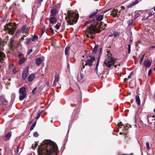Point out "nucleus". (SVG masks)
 <instances>
[{"label":"nucleus","mask_w":155,"mask_h":155,"mask_svg":"<svg viewBox=\"0 0 155 155\" xmlns=\"http://www.w3.org/2000/svg\"><path fill=\"white\" fill-rule=\"evenodd\" d=\"M10 84V83L9 82H7V83L6 84V85H9Z\"/></svg>","instance_id":"e2e57ef3"},{"label":"nucleus","mask_w":155,"mask_h":155,"mask_svg":"<svg viewBox=\"0 0 155 155\" xmlns=\"http://www.w3.org/2000/svg\"><path fill=\"white\" fill-rule=\"evenodd\" d=\"M33 136L35 137H37L38 136V133L37 132H34L33 133Z\"/></svg>","instance_id":"a19ab883"},{"label":"nucleus","mask_w":155,"mask_h":155,"mask_svg":"<svg viewBox=\"0 0 155 155\" xmlns=\"http://www.w3.org/2000/svg\"><path fill=\"white\" fill-rule=\"evenodd\" d=\"M135 100L137 104L139 105H140V101L139 96H135Z\"/></svg>","instance_id":"412c9836"},{"label":"nucleus","mask_w":155,"mask_h":155,"mask_svg":"<svg viewBox=\"0 0 155 155\" xmlns=\"http://www.w3.org/2000/svg\"><path fill=\"white\" fill-rule=\"evenodd\" d=\"M139 2V1L138 0H135L134 2H132L131 3L127 5V8H131L137 4Z\"/></svg>","instance_id":"ddd939ff"},{"label":"nucleus","mask_w":155,"mask_h":155,"mask_svg":"<svg viewBox=\"0 0 155 155\" xmlns=\"http://www.w3.org/2000/svg\"><path fill=\"white\" fill-rule=\"evenodd\" d=\"M29 67H26L24 70L22 75V77L23 80H25L28 75V74L29 73Z\"/></svg>","instance_id":"1a4fd4ad"},{"label":"nucleus","mask_w":155,"mask_h":155,"mask_svg":"<svg viewBox=\"0 0 155 155\" xmlns=\"http://www.w3.org/2000/svg\"><path fill=\"white\" fill-rule=\"evenodd\" d=\"M139 43V42H136V43H135V46H136V47H137L138 46V43Z\"/></svg>","instance_id":"5fc2aeb1"},{"label":"nucleus","mask_w":155,"mask_h":155,"mask_svg":"<svg viewBox=\"0 0 155 155\" xmlns=\"http://www.w3.org/2000/svg\"><path fill=\"white\" fill-rule=\"evenodd\" d=\"M42 60L41 58H38L36 60V65H39L41 63Z\"/></svg>","instance_id":"5701e85b"},{"label":"nucleus","mask_w":155,"mask_h":155,"mask_svg":"<svg viewBox=\"0 0 155 155\" xmlns=\"http://www.w3.org/2000/svg\"><path fill=\"white\" fill-rule=\"evenodd\" d=\"M38 38V36L37 35H34L33 38L32 39V41H35V40H36Z\"/></svg>","instance_id":"7c9ffc66"},{"label":"nucleus","mask_w":155,"mask_h":155,"mask_svg":"<svg viewBox=\"0 0 155 155\" xmlns=\"http://www.w3.org/2000/svg\"><path fill=\"white\" fill-rule=\"evenodd\" d=\"M56 13V10L55 9H52L51 10V14L53 15H54Z\"/></svg>","instance_id":"2f4dec72"},{"label":"nucleus","mask_w":155,"mask_h":155,"mask_svg":"<svg viewBox=\"0 0 155 155\" xmlns=\"http://www.w3.org/2000/svg\"><path fill=\"white\" fill-rule=\"evenodd\" d=\"M151 65V62L148 60H145L144 62V66L146 68H149Z\"/></svg>","instance_id":"4468645a"},{"label":"nucleus","mask_w":155,"mask_h":155,"mask_svg":"<svg viewBox=\"0 0 155 155\" xmlns=\"http://www.w3.org/2000/svg\"><path fill=\"white\" fill-rule=\"evenodd\" d=\"M107 52V57L104 61L103 65L104 66H106L108 68H110L114 65L116 59L112 57V55L110 53L109 51H108Z\"/></svg>","instance_id":"20e7f679"},{"label":"nucleus","mask_w":155,"mask_h":155,"mask_svg":"<svg viewBox=\"0 0 155 155\" xmlns=\"http://www.w3.org/2000/svg\"><path fill=\"white\" fill-rule=\"evenodd\" d=\"M128 53L129 54L130 53L131 51V45H128Z\"/></svg>","instance_id":"f704fd0d"},{"label":"nucleus","mask_w":155,"mask_h":155,"mask_svg":"<svg viewBox=\"0 0 155 155\" xmlns=\"http://www.w3.org/2000/svg\"><path fill=\"white\" fill-rule=\"evenodd\" d=\"M38 3H40L43 1V0H38Z\"/></svg>","instance_id":"052dcab7"},{"label":"nucleus","mask_w":155,"mask_h":155,"mask_svg":"<svg viewBox=\"0 0 155 155\" xmlns=\"http://www.w3.org/2000/svg\"><path fill=\"white\" fill-rule=\"evenodd\" d=\"M24 40V38L23 37H21L20 39V41H23Z\"/></svg>","instance_id":"13d9d810"},{"label":"nucleus","mask_w":155,"mask_h":155,"mask_svg":"<svg viewBox=\"0 0 155 155\" xmlns=\"http://www.w3.org/2000/svg\"><path fill=\"white\" fill-rule=\"evenodd\" d=\"M153 9H154V11H155V6L153 8Z\"/></svg>","instance_id":"774afa93"},{"label":"nucleus","mask_w":155,"mask_h":155,"mask_svg":"<svg viewBox=\"0 0 155 155\" xmlns=\"http://www.w3.org/2000/svg\"><path fill=\"white\" fill-rule=\"evenodd\" d=\"M123 124L121 122H120L118 124V128H121L123 126Z\"/></svg>","instance_id":"e433bc0d"},{"label":"nucleus","mask_w":155,"mask_h":155,"mask_svg":"<svg viewBox=\"0 0 155 155\" xmlns=\"http://www.w3.org/2000/svg\"><path fill=\"white\" fill-rule=\"evenodd\" d=\"M146 147L147 150H149L150 149L149 146V142H147L146 143Z\"/></svg>","instance_id":"72a5a7b5"},{"label":"nucleus","mask_w":155,"mask_h":155,"mask_svg":"<svg viewBox=\"0 0 155 155\" xmlns=\"http://www.w3.org/2000/svg\"><path fill=\"white\" fill-rule=\"evenodd\" d=\"M144 56H145V54H143V55H142V58H143V59L144 58Z\"/></svg>","instance_id":"0e129e2a"},{"label":"nucleus","mask_w":155,"mask_h":155,"mask_svg":"<svg viewBox=\"0 0 155 155\" xmlns=\"http://www.w3.org/2000/svg\"><path fill=\"white\" fill-rule=\"evenodd\" d=\"M84 76L85 74L81 72L79 74H78V75L77 78L78 81L80 82L81 81Z\"/></svg>","instance_id":"f8f14e48"},{"label":"nucleus","mask_w":155,"mask_h":155,"mask_svg":"<svg viewBox=\"0 0 155 155\" xmlns=\"http://www.w3.org/2000/svg\"><path fill=\"white\" fill-rule=\"evenodd\" d=\"M70 49V47H67L65 49V54L67 55L68 54V51Z\"/></svg>","instance_id":"393cba45"},{"label":"nucleus","mask_w":155,"mask_h":155,"mask_svg":"<svg viewBox=\"0 0 155 155\" xmlns=\"http://www.w3.org/2000/svg\"><path fill=\"white\" fill-rule=\"evenodd\" d=\"M32 49H30V50H29V52L28 53V55L30 54V53L32 52Z\"/></svg>","instance_id":"3c124183"},{"label":"nucleus","mask_w":155,"mask_h":155,"mask_svg":"<svg viewBox=\"0 0 155 155\" xmlns=\"http://www.w3.org/2000/svg\"><path fill=\"white\" fill-rule=\"evenodd\" d=\"M132 75V73H131L130 74L128 77V78H131V76Z\"/></svg>","instance_id":"603ef678"},{"label":"nucleus","mask_w":155,"mask_h":155,"mask_svg":"<svg viewBox=\"0 0 155 155\" xmlns=\"http://www.w3.org/2000/svg\"><path fill=\"white\" fill-rule=\"evenodd\" d=\"M79 17L78 15L71 11H68L65 19L67 23L70 25L77 22Z\"/></svg>","instance_id":"7ed1b4c3"},{"label":"nucleus","mask_w":155,"mask_h":155,"mask_svg":"<svg viewBox=\"0 0 155 155\" xmlns=\"http://www.w3.org/2000/svg\"><path fill=\"white\" fill-rule=\"evenodd\" d=\"M98 47V45H96L92 51V53L93 54H94L96 53L97 51V48Z\"/></svg>","instance_id":"b1692460"},{"label":"nucleus","mask_w":155,"mask_h":155,"mask_svg":"<svg viewBox=\"0 0 155 155\" xmlns=\"http://www.w3.org/2000/svg\"><path fill=\"white\" fill-rule=\"evenodd\" d=\"M12 136V132H10L4 135L3 137V140L5 141L9 140Z\"/></svg>","instance_id":"9b49d317"},{"label":"nucleus","mask_w":155,"mask_h":155,"mask_svg":"<svg viewBox=\"0 0 155 155\" xmlns=\"http://www.w3.org/2000/svg\"><path fill=\"white\" fill-rule=\"evenodd\" d=\"M113 35H114L113 34V35H109V37H112V36H113Z\"/></svg>","instance_id":"338daca9"},{"label":"nucleus","mask_w":155,"mask_h":155,"mask_svg":"<svg viewBox=\"0 0 155 155\" xmlns=\"http://www.w3.org/2000/svg\"><path fill=\"white\" fill-rule=\"evenodd\" d=\"M50 31L51 32L52 34H54V30L52 28H49Z\"/></svg>","instance_id":"49530a36"},{"label":"nucleus","mask_w":155,"mask_h":155,"mask_svg":"<svg viewBox=\"0 0 155 155\" xmlns=\"http://www.w3.org/2000/svg\"><path fill=\"white\" fill-rule=\"evenodd\" d=\"M4 28L5 30L7 31L8 33L11 35L13 34L16 29V26H14L11 23L6 24Z\"/></svg>","instance_id":"39448f33"},{"label":"nucleus","mask_w":155,"mask_h":155,"mask_svg":"<svg viewBox=\"0 0 155 155\" xmlns=\"http://www.w3.org/2000/svg\"><path fill=\"white\" fill-rule=\"evenodd\" d=\"M59 76L58 74H57L55 75V80H54V83H53V86H55L56 85V82H58L59 81Z\"/></svg>","instance_id":"dca6fc26"},{"label":"nucleus","mask_w":155,"mask_h":155,"mask_svg":"<svg viewBox=\"0 0 155 155\" xmlns=\"http://www.w3.org/2000/svg\"><path fill=\"white\" fill-rule=\"evenodd\" d=\"M132 24V21L131 20H129L128 21V24L129 26L131 25Z\"/></svg>","instance_id":"c03bdc74"},{"label":"nucleus","mask_w":155,"mask_h":155,"mask_svg":"<svg viewBox=\"0 0 155 155\" xmlns=\"http://www.w3.org/2000/svg\"><path fill=\"white\" fill-rule=\"evenodd\" d=\"M38 143H37V142H35V144L34 146H33V144L32 145L31 147V148L33 149H34L35 148H36L38 146Z\"/></svg>","instance_id":"c756f323"},{"label":"nucleus","mask_w":155,"mask_h":155,"mask_svg":"<svg viewBox=\"0 0 155 155\" xmlns=\"http://www.w3.org/2000/svg\"><path fill=\"white\" fill-rule=\"evenodd\" d=\"M110 15H112L115 17H118L120 15V13L118 10L117 9H114L111 11Z\"/></svg>","instance_id":"9d476101"},{"label":"nucleus","mask_w":155,"mask_h":155,"mask_svg":"<svg viewBox=\"0 0 155 155\" xmlns=\"http://www.w3.org/2000/svg\"><path fill=\"white\" fill-rule=\"evenodd\" d=\"M117 35H118V34H116V33L114 34H113V35H114L113 36L114 37H116L117 36Z\"/></svg>","instance_id":"864d4df0"},{"label":"nucleus","mask_w":155,"mask_h":155,"mask_svg":"<svg viewBox=\"0 0 155 155\" xmlns=\"http://www.w3.org/2000/svg\"><path fill=\"white\" fill-rule=\"evenodd\" d=\"M29 28H26L25 25H24L22 26L21 28V32L23 34L25 33L26 34V35H24L23 37H26V35H28L29 34Z\"/></svg>","instance_id":"6e6552de"},{"label":"nucleus","mask_w":155,"mask_h":155,"mask_svg":"<svg viewBox=\"0 0 155 155\" xmlns=\"http://www.w3.org/2000/svg\"><path fill=\"white\" fill-rule=\"evenodd\" d=\"M133 155V153H130V154H123V155Z\"/></svg>","instance_id":"6e6d98bb"},{"label":"nucleus","mask_w":155,"mask_h":155,"mask_svg":"<svg viewBox=\"0 0 155 155\" xmlns=\"http://www.w3.org/2000/svg\"><path fill=\"white\" fill-rule=\"evenodd\" d=\"M37 89V87H36L32 91V93L34 95L36 93V90Z\"/></svg>","instance_id":"58836bf2"},{"label":"nucleus","mask_w":155,"mask_h":155,"mask_svg":"<svg viewBox=\"0 0 155 155\" xmlns=\"http://www.w3.org/2000/svg\"><path fill=\"white\" fill-rule=\"evenodd\" d=\"M41 112H38L37 116L36 118L37 119H38L40 117Z\"/></svg>","instance_id":"37998d69"},{"label":"nucleus","mask_w":155,"mask_h":155,"mask_svg":"<svg viewBox=\"0 0 155 155\" xmlns=\"http://www.w3.org/2000/svg\"><path fill=\"white\" fill-rule=\"evenodd\" d=\"M21 151L20 152L19 151V146L18 145L17 146L16 151L17 153H20Z\"/></svg>","instance_id":"79ce46f5"},{"label":"nucleus","mask_w":155,"mask_h":155,"mask_svg":"<svg viewBox=\"0 0 155 155\" xmlns=\"http://www.w3.org/2000/svg\"><path fill=\"white\" fill-rule=\"evenodd\" d=\"M103 15H97L96 16V19L97 21H101L103 19Z\"/></svg>","instance_id":"6ab92c4d"},{"label":"nucleus","mask_w":155,"mask_h":155,"mask_svg":"<svg viewBox=\"0 0 155 155\" xmlns=\"http://www.w3.org/2000/svg\"><path fill=\"white\" fill-rule=\"evenodd\" d=\"M90 58L84 61L82 63L83 68L82 69L84 68L85 66L88 65L91 66L92 65L93 62L95 60V58L94 57H91L90 56Z\"/></svg>","instance_id":"423d86ee"},{"label":"nucleus","mask_w":155,"mask_h":155,"mask_svg":"<svg viewBox=\"0 0 155 155\" xmlns=\"http://www.w3.org/2000/svg\"><path fill=\"white\" fill-rule=\"evenodd\" d=\"M5 54L1 51H0V62H2L5 58Z\"/></svg>","instance_id":"2eb2a0df"},{"label":"nucleus","mask_w":155,"mask_h":155,"mask_svg":"<svg viewBox=\"0 0 155 155\" xmlns=\"http://www.w3.org/2000/svg\"><path fill=\"white\" fill-rule=\"evenodd\" d=\"M14 65L13 64H10L9 65V69H12L14 67Z\"/></svg>","instance_id":"473e14b6"},{"label":"nucleus","mask_w":155,"mask_h":155,"mask_svg":"<svg viewBox=\"0 0 155 155\" xmlns=\"http://www.w3.org/2000/svg\"><path fill=\"white\" fill-rule=\"evenodd\" d=\"M131 127V126L130 125H127V126L126 127H124V130H127L128 128L129 127Z\"/></svg>","instance_id":"4c0bfd02"},{"label":"nucleus","mask_w":155,"mask_h":155,"mask_svg":"<svg viewBox=\"0 0 155 155\" xmlns=\"http://www.w3.org/2000/svg\"><path fill=\"white\" fill-rule=\"evenodd\" d=\"M35 78V75L34 74H32L28 77V80L29 81H31Z\"/></svg>","instance_id":"f3484780"},{"label":"nucleus","mask_w":155,"mask_h":155,"mask_svg":"<svg viewBox=\"0 0 155 155\" xmlns=\"http://www.w3.org/2000/svg\"><path fill=\"white\" fill-rule=\"evenodd\" d=\"M152 72V70L151 69H150L149 70L148 72V75L150 76V74H151Z\"/></svg>","instance_id":"09e8293b"},{"label":"nucleus","mask_w":155,"mask_h":155,"mask_svg":"<svg viewBox=\"0 0 155 155\" xmlns=\"http://www.w3.org/2000/svg\"><path fill=\"white\" fill-rule=\"evenodd\" d=\"M61 26V24L60 23H58L55 26V28L58 30L60 28Z\"/></svg>","instance_id":"cd10ccee"},{"label":"nucleus","mask_w":155,"mask_h":155,"mask_svg":"<svg viewBox=\"0 0 155 155\" xmlns=\"http://www.w3.org/2000/svg\"><path fill=\"white\" fill-rule=\"evenodd\" d=\"M124 133V132H123V133H122V132H120V135H122V134H123V133Z\"/></svg>","instance_id":"69168bd1"},{"label":"nucleus","mask_w":155,"mask_h":155,"mask_svg":"<svg viewBox=\"0 0 155 155\" xmlns=\"http://www.w3.org/2000/svg\"><path fill=\"white\" fill-rule=\"evenodd\" d=\"M148 14H149V15H148V17H146V18H148L149 17H151L153 15V14L151 13H148Z\"/></svg>","instance_id":"de8ad7c7"},{"label":"nucleus","mask_w":155,"mask_h":155,"mask_svg":"<svg viewBox=\"0 0 155 155\" xmlns=\"http://www.w3.org/2000/svg\"><path fill=\"white\" fill-rule=\"evenodd\" d=\"M12 69V72L14 74H15L17 72V71L15 69V67H14Z\"/></svg>","instance_id":"a18cd8bd"},{"label":"nucleus","mask_w":155,"mask_h":155,"mask_svg":"<svg viewBox=\"0 0 155 155\" xmlns=\"http://www.w3.org/2000/svg\"><path fill=\"white\" fill-rule=\"evenodd\" d=\"M57 19L55 17H51L50 18V22L51 24L55 23L57 21Z\"/></svg>","instance_id":"a211bd4d"},{"label":"nucleus","mask_w":155,"mask_h":155,"mask_svg":"<svg viewBox=\"0 0 155 155\" xmlns=\"http://www.w3.org/2000/svg\"><path fill=\"white\" fill-rule=\"evenodd\" d=\"M85 26L88 28L87 29L86 36L91 39L94 38L92 34L99 33L101 31L105 28L107 25L104 23L98 24L97 22H93L92 21H89L85 23Z\"/></svg>","instance_id":"f03ea898"},{"label":"nucleus","mask_w":155,"mask_h":155,"mask_svg":"<svg viewBox=\"0 0 155 155\" xmlns=\"http://www.w3.org/2000/svg\"><path fill=\"white\" fill-rule=\"evenodd\" d=\"M31 38H27L26 39V41L25 42L26 44H28L29 42V41L31 40Z\"/></svg>","instance_id":"ea45409f"},{"label":"nucleus","mask_w":155,"mask_h":155,"mask_svg":"<svg viewBox=\"0 0 155 155\" xmlns=\"http://www.w3.org/2000/svg\"><path fill=\"white\" fill-rule=\"evenodd\" d=\"M100 57H99L98 60L97 61V63L96 64V68H95V71H96V73L98 75V72L97 67L99 65V61H100Z\"/></svg>","instance_id":"4be33fe9"},{"label":"nucleus","mask_w":155,"mask_h":155,"mask_svg":"<svg viewBox=\"0 0 155 155\" xmlns=\"http://www.w3.org/2000/svg\"><path fill=\"white\" fill-rule=\"evenodd\" d=\"M97 13V12H95L92 13L89 15V17L90 18H93Z\"/></svg>","instance_id":"a878e982"},{"label":"nucleus","mask_w":155,"mask_h":155,"mask_svg":"<svg viewBox=\"0 0 155 155\" xmlns=\"http://www.w3.org/2000/svg\"><path fill=\"white\" fill-rule=\"evenodd\" d=\"M36 122H35L32 125V126H31L30 128V130L31 131L32 130H33L34 128V127H35L36 124Z\"/></svg>","instance_id":"bb28decb"},{"label":"nucleus","mask_w":155,"mask_h":155,"mask_svg":"<svg viewBox=\"0 0 155 155\" xmlns=\"http://www.w3.org/2000/svg\"><path fill=\"white\" fill-rule=\"evenodd\" d=\"M155 48V46H150V49H151V48Z\"/></svg>","instance_id":"4d7b16f0"},{"label":"nucleus","mask_w":155,"mask_h":155,"mask_svg":"<svg viewBox=\"0 0 155 155\" xmlns=\"http://www.w3.org/2000/svg\"><path fill=\"white\" fill-rule=\"evenodd\" d=\"M19 100L21 101H23L27 95L26 87H23L20 88L19 90Z\"/></svg>","instance_id":"0eeeda50"},{"label":"nucleus","mask_w":155,"mask_h":155,"mask_svg":"<svg viewBox=\"0 0 155 155\" xmlns=\"http://www.w3.org/2000/svg\"><path fill=\"white\" fill-rule=\"evenodd\" d=\"M22 55V54L21 53H19L18 54V56L19 57H20Z\"/></svg>","instance_id":"bf43d9fd"},{"label":"nucleus","mask_w":155,"mask_h":155,"mask_svg":"<svg viewBox=\"0 0 155 155\" xmlns=\"http://www.w3.org/2000/svg\"><path fill=\"white\" fill-rule=\"evenodd\" d=\"M57 146L50 140H46L41 143L38 149V155H55L58 150Z\"/></svg>","instance_id":"f257e3e1"},{"label":"nucleus","mask_w":155,"mask_h":155,"mask_svg":"<svg viewBox=\"0 0 155 155\" xmlns=\"http://www.w3.org/2000/svg\"><path fill=\"white\" fill-rule=\"evenodd\" d=\"M143 58H141L140 60V61H139V62H140V65H141V64H142V62L143 61Z\"/></svg>","instance_id":"8fccbe9b"},{"label":"nucleus","mask_w":155,"mask_h":155,"mask_svg":"<svg viewBox=\"0 0 155 155\" xmlns=\"http://www.w3.org/2000/svg\"><path fill=\"white\" fill-rule=\"evenodd\" d=\"M128 79V78H125L124 79V81H126Z\"/></svg>","instance_id":"680f3d73"},{"label":"nucleus","mask_w":155,"mask_h":155,"mask_svg":"<svg viewBox=\"0 0 155 155\" xmlns=\"http://www.w3.org/2000/svg\"><path fill=\"white\" fill-rule=\"evenodd\" d=\"M27 60V59L24 58L21 59H20L18 61V64L19 65H21L24 63L25 61Z\"/></svg>","instance_id":"aec40b11"},{"label":"nucleus","mask_w":155,"mask_h":155,"mask_svg":"<svg viewBox=\"0 0 155 155\" xmlns=\"http://www.w3.org/2000/svg\"><path fill=\"white\" fill-rule=\"evenodd\" d=\"M45 26H43L42 28H41V36L43 33L45 32Z\"/></svg>","instance_id":"c85d7f7f"},{"label":"nucleus","mask_w":155,"mask_h":155,"mask_svg":"<svg viewBox=\"0 0 155 155\" xmlns=\"http://www.w3.org/2000/svg\"><path fill=\"white\" fill-rule=\"evenodd\" d=\"M14 41V39L12 38L10 39V45L11 46H12L13 44V42Z\"/></svg>","instance_id":"c9c22d12"}]
</instances>
